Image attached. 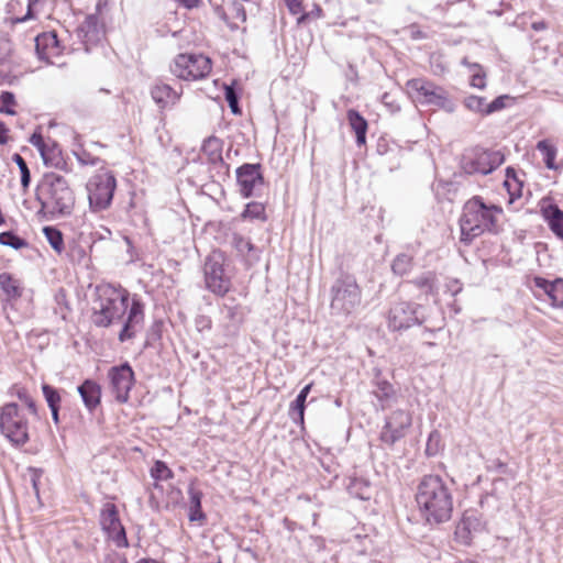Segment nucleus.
I'll list each match as a JSON object with an SVG mask.
<instances>
[{"label": "nucleus", "mask_w": 563, "mask_h": 563, "mask_svg": "<svg viewBox=\"0 0 563 563\" xmlns=\"http://www.w3.org/2000/svg\"><path fill=\"white\" fill-rule=\"evenodd\" d=\"M104 35L99 18L95 14L88 15L78 27V36L81 38L88 51L90 46L98 44Z\"/></svg>", "instance_id": "17"}, {"label": "nucleus", "mask_w": 563, "mask_h": 563, "mask_svg": "<svg viewBox=\"0 0 563 563\" xmlns=\"http://www.w3.org/2000/svg\"><path fill=\"white\" fill-rule=\"evenodd\" d=\"M236 183L239 191L244 198L256 195V191L264 185L261 164L245 163L236 168Z\"/></svg>", "instance_id": "15"}, {"label": "nucleus", "mask_w": 563, "mask_h": 563, "mask_svg": "<svg viewBox=\"0 0 563 563\" xmlns=\"http://www.w3.org/2000/svg\"><path fill=\"white\" fill-rule=\"evenodd\" d=\"M471 80L470 85L474 88L485 89L486 88V73L482 65L472 64L470 65Z\"/></svg>", "instance_id": "37"}, {"label": "nucleus", "mask_w": 563, "mask_h": 563, "mask_svg": "<svg viewBox=\"0 0 563 563\" xmlns=\"http://www.w3.org/2000/svg\"><path fill=\"white\" fill-rule=\"evenodd\" d=\"M505 161L500 151L474 148L470 156L464 158V170L467 174L488 175L498 168Z\"/></svg>", "instance_id": "13"}, {"label": "nucleus", "mask_w": 563, "mask_h": 563, "mask_svg": "<svg viewBox=\"0 0 563 563\" xmlns=\"http://www.w3.org/2000/svg\"><path fill=\"white\" fill-rule=\"evenodd\" d=\"M222 252H212L205 262V280L207 288L216 295L224 296L231 286L230 277L224 269Z\"/></svg>", "instance_id": "11"}, {"label": "nucleus", "mask_w": 563, "mask_h": 563, "mask_svg": "<svg viewBox=\"0 0 563 563\" xmlns=\"http://www.w3.org/2000/svg\"><path fill=\"white\" fill-rule=\"evenodd\" d=\"M43 233L52 249L60 254L64 251L63 233L55 227H44Z\"/></svg>", "instance_id": "33"}, {"label": "nucleus", "mask_w": 563, "mask_h": 563, "mask_svg": "<svg viewBox=\"0 0 563 563\" xmlns=\"http://www.w3.org/2000/svg\"><path fill=\"white\" fill-rule=\"evenodd\" d=\"M211 60L202 54H178L172 65L170 71L183 80H199L211 71Z\"/></svg>", "instance_id": "9"}, {"label": "nucleus", "mask_w": 563, "mask_h": 563, "mask_svg": "<svg viewBox=\"0 0 563 563\" xmlns=\"http://www.w3.org/2000/svg\"><path fill=\"white\" fill-rule=\"evenodd\" d=\"M12 161L18 165L19 169H20V173H21V185L23 188H27L30 183H31V174H30V169L27 167V164L26 162L24 161V158L15 153L13 154L12 156Z\"/></svg>", "instance_id": "42"}, {"label": "nucleus", "mask_w": 563, "mask_h": 563, "mask_svg": "<svg viewBox=\"0 0 563 563\" xmlns=\"http://www.w3.org/2000/svg\"><path fill=\"white\" fill-rule=\"evenodd\" d=\"M56 307L54 308V312L58 314L63 320H67L70 308L68 307L66 302L65 295L63 292H59L55 296Z\"/></svg>", "instance_id": "46"}, {"label": "nucleus", "mask_w": 563, "mask_h": 563, "mask_svg": "<svg viewBox=\"0 0 563 563\" xmlns=\"http://www.w3.org/2000/svg\"><path fill=\"white\" fill-rule=\"evenodd\" d=\"M427 321L423 307L413 302H395L387 313V325L391 331H405L412 325L423 324Z\"/></svg>", "instance_id": "10"}, {"label": "nucleus", "mask_w": 563, "mask_h": 563, "mask_svg": "<svg viewBox=\"0 0 563 563\" xmlns=\"http://www.w3.org/2000/svg\"><path fill=\"white\" fill-rule=\"evenodd\" d=\"M241 217L243 219H250V220H266L265 214V207L261 202L252 201L246 205L244 211L242 212Z\"/></svg>", "instance_id": "35"}, {"label": "nucleus", "mask_w": 563, "mask_h": 563, "mask_svg": "<svg viewBox=\"0 0 563 563\" xmlns=\"http://www.w3.org/2000/svg\"><path fill=\"white\" fill-rule=\"evenodd\" d=\"M35 51L40 59L49 62L59 56L62 48L55 32H45L35 37Z\"/></svg>", "instance_id": "18"}, {"label": "nucleus", "mask_w": 563, "mask_h": 563, "mask_svg": "<svg viewBox=\"0 0 563 563\" xmlns=\"http://www.w3.org/2000/svg\"><path fill=\"white\" fill-rule=\"evenodd\" d=\"M31 4H32V2L30 1L29 2L27 12H26L25 16H23L20 21H25L27 19H32L33 18L32 10H31Z\"/></svg>", "instance_id": "63"}, {"label": "nucleus", "mask_w": 563, "mask_h": 563, "mask_svg": "<svg viewBox=\"0 0 563 563\" xmlns=\"http://www.w3.org/2000/svg\"><path fill=\"white\" fill-rule=\"evenodd\" d=\"M99 521L109 540L120 549L129 548L125 529L121 523L118 507L113 503L107 501L102 505Z\"/></svg>", "instance_id": "12"}, {"label": "nucleus", "mask_w": 563, "mask_h": 563, "mask_svg": "<svg viewBox=\"0 0 563 563\" xmlns=\"http://www.w3.org/2000/svg\"><path fill=\"white\" fill-rule=\"evenodd\" d=\"M0 113H5L9 115H14L15 111L13 107L15 106V97L11 91H3L0 95Z\"/></svg>", "instance_id": "43"}, {"label": "nucleus", "mask_w": 563, "mask_h": 563, "mask_svg": "<svg viewBox=\"0 0 563 563\" xmlns=\"http://www.w3.org/2000/svg\"><path fill=\"white\" fill-rule=\"evenodd\" d=\"M32 487L36 495H38V482L43 474L41 470L30 468Z\"/></svg>", "instance_id": "54"}, {"label": "nucleus", "mask_w": 563, "mask_h": 563, "mask_svg": "<svg viewBox=\"0 0 563 563\" xmlns=\"http://www.w3.org/2000/svg\"><path fill=\"white\" fill-rule=\"evenodd\" d=\"M42 391L48 408L60 407L62 398L58 389L48 384H43Z\"/></svg>", "instance_id": "41"}, {"label": "nucleus", "mask_w": 563, "mask_h": 563, "mask_svg": "<svg viewBox=\"0 0 563 563\" xmlns=\"http://www.w3.org/2000/svg\"><path fill=\"white\" fill-rule=\"evenodd\" d=\"M534 287L541 290L556 308L563 307V279L548 280L543 277H534Z\"/></svg>", "instance_id": "19"}, {"label": "nucleus", "mask_w": 563, "mask_h": 563, "mask_svg": "<svg viewBox=\"0 0 563 563\" xmlns=\"http://www.w3.org/2000/svg\"><path fill=\"white\" fill-rule=\"evenodd\" d=\"M542 214L551 231L563 239V211L556 205H549L542 208Z\"/></svg>", "instance_id": "23"}, {"label": "nucleus", "mask_w": 563, "mask_h": 563, "mask_svg": "<svg viewBox=\"0 0 563 563\" xmlns=\"http://www.w3.org/2000/svg\"><path fill=\"white\" fill-rule=\"evenodd\" d=\"M101 563H128V560L123 554L109 550L106 552Z\"/></svg>", "instance_id": "53"}, {"label": "nucleus", "mask_w": 563, "mask_h": 563, "mask_svg": "<svg viewBox=\"0 0 563 563\" xmlns=\"http://www.w3.org/2000/svg\"><path fill=\"white\" fill-rule=\"evenodd\" d=\"M373 394L380 402L382 409L390 407L394 400L396 399L394 387L386 380L377 382L376 388L373 390Z\"/></svg>", "instance_id": "28"}, {"label": "nucleus", "mask_w": 563, "mask_h": 563, "mask_svg": "<svg viewBox=\"0 0 563 563\" xmlns=\"http://www.w3.org/2000/svg\"><path fill=\"white\" fill-rule=\"evenodd\" d=\"M221 316L225 335L235 334L243 321L241 307L239 305L224 303L221 308Z\"/></svg>", "instance_id": "21"}, {"label": "nucleus", "mask_w": 563, "mask_h": 563, "mask_svg": "<svg viewBox=\"0 0 563 563\" xmlns=\"http://www.w3.org/2000/svg\"><path fill=\"white\" fill-rule=\"evenodd\" d=\"M412 283L426 292H432L434 288L435 276L433 273L428 272L417 277Z\"/></svg>", "instance_id": "44"}, {"label": "nucleus", "mask_w": 563, "mask_h": 563, "mask_svg": "<svg viewBox=\"0 0 563 563\" xmlns=\"http://www.w3.org/2000/svg\"><path fill=\"white\" fill-rule=\"evenodd\" d=\"M289 11L294 14L301 12V2L299 0H285Z\"/></svg>", "instance_id": "55"}, {"label": "nucleus", "mask_w": 563, "mask_h": 563, "mask_svg": "<svg viewBox=\"0 0 563 563\" xmlns=\"http://www.w3.org/2000/svg\"><path fill=\"white\" fill-rule=\"evenodd\" d=\"M537 150L542 154L545 166L549 169H556V147L548 140H541L537 143Z\"/></svg>", "instance_id": "30"}, {"label": "nucleus", "mask_w": 563, "mask_h": 563, "mask_svg": "<svg viewBox=\"0 0 563 563\" xmlns=\"http://www.w3.org/2000/svg\"><path fill=\"white\" fill-rule=\"evenodd\" d=\"M195 327L200 333L210 331L212 328L211 318L205 314L197 316L195 319Z\"/></svg>", "instance_id": "51"}, {"label": "nucleus", "mask_w": 563, "mask_h": 563, "mask_svg": "<svg viewBox=\"0 0 563 563\" xmlns=\"http://www.w3.org/2000/svg\"><path fill=\"white\" fill-rule=\"evenodd\" d=\"M311 386V384L306 385L290 405L289 413L295 422L303 423L306 399L310 393Z\"/></svg>", "instance_id": "26"}, {"label": "nucleus", "mask_w": 563, "mask_h": 563, "mask_svg": "<svg viewBox=\"0 0 563 563\" xmlns=\"http://www.w3.org/2000/svg\"><path fill=\"white\" fill-rule=\"evenodd\" d=\"M233 244L238 252L241 254L250 253L254 250V245L251 243V241L242 235L235 234L233 238Z\"/></svg>", "instance_id": "47"}, {"label": "nucleus", "mask_w": 563, "mask_h": 563, "mask_svg": "<svg viewBox=\"0 0 563 563\" xmlns=\"http://www.w3.org/2000/svg\"><path fill=\"white\" fill-rule=\"evenodd\" d=\"M202 151L208 155L209 161L216 163L222 161V144L218 137L210 136L205 140L202 144Z\"/></svg>", "instance_id": "31"}, {"label": "nucleus", "mask_w": 563, "mask_h": 563, "mask_svg": "<svg viewBox=\"0 0 563 563\" xmlns=\"http://www.w3.org/2000/svg\"><path fill=\"white\" fill-rule=\"evenodd\" d=\"M503 209L496 205H486L483 198L475 196L465 202L460 218L461 242L470 244L485 232H498V217Z\"/></svg>", "instance_id": "3"}, {"label": "nucleus", "mask_w": 563, "mask_h": 563, "mask_svg": "<svg viewBox=\"0 0 563 563\" xmlns=\"http://www.w3.org/2000/svg\"><path fill=\"white\" fill-rule=\"evenodd\" d=\"M125 313H128V317L118 336L120 342L129 341L142 331L144 305L139 299L133 298L129 306L128 291L108 288L99 295L93 308L92 322L97 327L107 328L120 321Z\"/></svg>", "instance_id": "1"}, {"label": "nucleus", "mask_w": 563, "mask_h": 563, "mask_svg": "<svg viewBox=\"0 0 563 563\" xmlns=\"http://www.w3.org/2000/svg\"><path fill=\"white\" fill-rule=\"evenodd\" d=\"M75 156L81 165L96 166L100 162L99 157L92 156L89 152L85 150L75 152Z\"/></svg>", "instance_id": "50"}, {"label": "nucleus", "mask_w": 563, "mask_h": 563, "mask_svg": "<svg viewBox=\"0 0 563 563\" xmlns=\"http://www.w3.org/2000/svg\"><path fill=\"white\" fill-rule=\"evenodd\" d=\"M30 142L32 145H34L40 152H41V155H42V158L44 161V163L46 165L49 164V158H48V155L46 154L45 152V144H44V141H43V137L41 134H33L30 139Z\"/></svg>", "instance_id": "52"}, {"label": "nucleus", "mask_w": 563, "mask_h": 563, "mask_svg": "<svg viewBox=\"0 0 563 563\" xmlns=\"http://www.w3.org/2000/svg\"><path fill=\"white\" fill-rule=\"evenodd\" d=\"M453 284L455 286V289L452 290V294L456 295L457 292H460L462 290V287L459 285L457 280H454Z\"/></svg>", "instance_id": "64"}, {"label": "nucleus", "mask_w": 563, "mask_h": 563, "mask_svg": "<svg viewBox=\"0 0 563 563\" xmlns=\"http://www.w3.org/2000/svg\"><path fill=\"white\" fill-rule=\"evenodd\" d=\"M8 128L7 125L0 121V144L4 145L8 143Z\"/></svg>", "instance_id": "56"}, {"label": "nucleus", "mask_w": 563, "mask_h": 563, "mask_svg": "<svg viewBox=\"0 0 563 563\" xmlns=\"http://www.w3.org/2000/svg\"><path fill=\"white\" fill-rule=\"evenodd\" d=\"M177 1L180 2L184 7H186L188 9H192V8L198 7L200 0H177Z\"/></svg>", "instance_id": "57"}, {"label": "nucleus", "mask_w": 563, "mask_h": 563, "mask_svg": "<svg viewBox=\"0 0 563 563\" xmlns=\"http://www.w3.org/2000/svg\"><path fill=\"white\" fill-rule=\"evenodd\" d=\"M0 244L10 246L14 250H21L27 246V242L12 231L0 233Z\"/></svg>", "instance_id": "38"}, {"label": "nucleus", "mask_w": 563, "mask_h": 563, "mask_svg": "<svg viewBox=\"0 0 563 563\" xmlns=\"http://www.w3.org/2000/svg\"><path fill=\"white\" fill-rule=\"evenodd\" d=\"M531 26L534 31H543L547 29V23L543 21L533 22Z\"/></svg>", "instance_id": "60"}, {"label": "nucleus", "mask_w": 563, "mask_h": 563, "mask_svg": "<svg viewBox=\"0 0 563 563\" xmlns=\"http://www.w3.org/2000/svg\"><path fill=\"white\" fill-rule=\"evenodd\" d=\"M442 328H443V319H441L438 323H434L432 329L426 328V330H428L430 332H434V331L441 330Z\"/></svg>", "instance_id": "61"}, {"label": "nucleus", "mask_w": 563, "mask_h": 563, "mask_svg": "<svg viewBox=\"0 0 563 563\" xmlns=\"http://www.w3.org/2000/svg\"><path fill=\"white\" fill-rule=\"evenodd\" d=\"M224 97L231 109V112L233 114H240L241 109L239 106V95L233 86H225Z\"/></svg>", "instance_id": "45"}, {"label": "nucleus", "mask_w": 563, "mask_h": 563, "mask_svg": "<svg viewBox=\"0 0 563 563\" xmlns=\"http://www.w3.org/2000/svg\"><path fill=\"white\" fill-rule=\"evenodd\" d=\"M41 211L51 217L69 216L75 206V195L68 181L56 173L44 174L37 187Z\"/></svg>", "instance_id": "4"}, {"label": "nucleus", "mask_w": 563, "mask_h": 563, "mask_svg": "<svg viewBox=\"0 0 563 563\" xmlns=\"http://www.w3.org/2000/svg\"><path fill=\"white\" fill-rule=\"evenodd\" d=\"M412 266V257L407 254H399L393 262L391 269L396 275H406Z\"/></svg>", "instance_id": "39"}, {"label": "nucleus", "mask_w": 563, "mask_h": 563, "mask_svg": "<svg viewBox=\"0 0 563 563\" xmlns=\"http://www.w3.org/2000/svg\"><path fill=\"white\" fill-rule=\"evenodd\" d=\"M151 97L161 109H165L174 106L179 100L180 93L169 85L157 82L151 88Z\"/></svg>", "instance_id": "22"}, {"label": "nucleus", "mask_w": 563, "mask_h": 563, "mask_svg": "<svg viewBox=\"0 0 563 563\" xmlns=\"http://www.w3.org/2000/svg\"><path fill=\"white\" fill-rule=\"evenodd\" d=\"M14 69V63L11 57V44L3 41L0 45V78L8 80Z\"/></svg>", "instance_id": "27"}, {"label": "nucleus", "mask_w": 563, "mask_h": 563, "mask_svg": "<svg viewBox=\"0 0 563 563\" xmlns=\"http://www.w3.org/2000/svg\"><path fill=\"white\" fill-rule=\"evenodd\" d=\"M189 497V512L188 518L190 521H202L206 519V515L201 509L202 493L195 487L194 484L188 486Z\"/></svg>", "instance_id": "24"}, {"label": "nucleus", "mask_w": 563, "mask_h": 563, "mask_svg": "<svg viewBox=\"0 0 563 563\" xmlns=\"http://www.w3.org/2000/svg\"><path fill=\"white\" fill-rule=\"evenodd\" d=\"M483 528L484 525L475 511H465L462 521L456 528V534H461L463 532L471 533L472 531L476 532L481 531Z\"/></svg>", "instance_id": "29"}, {"label": "nucleus", "mask_w": 563, "mask_h": 563, "mask_svg": "<svg viewBox=\"0 0 563 563\" xmlns=\"http://www.w3.org/2000/svg\"><path fill=\"white\" fill-rule=\"evenodd\" d=\"M236 12H238V16H242V20H245L246 19V14H245V11H244V8L242 5L241 2H234L233 3Z\"/></svg>", "instance_id": "58"}, {"label": "nucleus", "mask_w": 563, "mask_h": 563, "mask_svg": "<svg viewBox=\"0 0 563 563\" xmlns=\"http://www.w3.org/2000/svg\"><path fill=\"white\" fill-rule=\"evenodd\" d=\"M440 448V434L437 431H433L430 433L427 446H426V453L429 456H433L438 453Z\"/></svg>", "instance_id": "48"}, {"label": "nucleus", "mask_w": 563, "mask_h": 563, "mask_svg": "<svg viewBox=\"0 0 563 563\" xmlns=\"http://www.w3.org/2000/svg\"><path fill=\"white\" fill-rule=\"evenodd\" d=\"M509 96L503 95L494 99L486 106V113L492 114L506 108V101L509 100Z\"/></svg>", "instance_id": "49"}, {"label": "nucleus", "mask_w": 563, "mask_h": 563, "mask_svg": "<svg viewBox=\"0 0 563 563\" xmlns=\"http://www.w3.org/2000/svg\"><path fill=\"white\" fill-rule=\"evenodd\" d=\"M108 377L111 390L118 402L124 404L129 400L130 390L134 384V372L129 363L113 366L109 369Z\"/></svg>", "instance_id": "14"}, {"label": "nucleus", "mask_w": 563, "mask_h": 563, "mask_svg": "<svg viewBox=\"0 0 563 563\" xmlns=\"http://www.w3.org/2000/svg\"><path fill=\"white\" fill-rule=\"evenodd\" d=\"M463 104L472 112L478 113L481 115H488V113L485 112L486 106L488 103L484 97L471 95L464 99Z\"/></svg>", "instance_id": "36"}, {"label": "nucleus", "mask_w": 563, "mask_h": 563, "mask_svg": "<svg viewBox=\"0 0 563 563\" xmlns=\"http://www.w3.org/2000/svg\"><path fill=\"white\" fill-rule=\"evenodd\" d=\"M216 12L222 20H227V14L221 5L216 7Z\"/></svg>", "instance_id": "62"}, {"label": "nucleus", "mask_w": 563, "mask_h": 563, "mask_svg": "<svg viewBox=\"0 0 563 563\" xmlns=\"http://www.w3.org/2000/svg\"><path fill=\"white\" fill-rule=\"evenodd\" d=\"M409 97L422 106H434L452 110L446 91L434 82L424 78H413L406 82Z\"/></svg>", "instance_id": "8"}, {"label": "nucleus", "mask_w": 563, "mask_h": 563, "mask_svg": "<svg viewBox=\"0 0 563 563\" xmlns=\"http://www.w3.org/2000/svg\"><path fill=\"white\" fill-rule=\"evenodd\" d=\"M0 431L14 445H24L29 440V420L15 402L0 408Z\"/></svg>", "instance_id": "6"}, {"label": "nucleus", "mask_w": 563, "mask_h": 563, "mask_svg": "<svg viewBox=\"0 0 563 563\" xmlns=\"http://www.w3.org/2000/svg\"><path fill=\"white\" fill-rule=\"evenodd\" d=\"M416 501L422 517L429 523L446 522L452 517V487L439 475H426L421 478Z\"/></svg>", "instance_id": "2"}, {"label": "nucleus", "mask_w": 563, "mask_h": 563, "mask_svg": "<svg viewBox=\"0 0 563 563\" xmlns=\"http://www.w3.org/2000/svg\"><path fill=\"white\" fill-rule=\"evenodd\" d=\"M412 422L411 415L405 410L394 411L385 422L380 432V440L393 445L406 435V431L410 428Z\"/></svg>", "instance_id": "16"}, {"label": "nucleus", "mask_w": 563, "mask_h": 563, "mask_svg": "<svg viewBox=\"0 0 563 563\" xmlns=\"http://www.w3.org/2000/svg\"><path fill=\"white\" fill-rule=\"evenodd\" d=\"M330 310L332 316L347 318L362 302V290L356 278L341 274L330 288Z\"/></svg>", "instance_id": "5"}, {"label": "nucleus", "mask_w": 563, "mask_h": 563, "mask_svg": "<svg viewBox=\"0 0 563 563\" xmlns=\"http://www.w3.org/2000/svg\"><path fill=\"white\" fill-rule=\"evenodd\" d=\"M11 395L16 396L19 400L29 409L30 413L34 416L37 415L36 404L26 388L14 385L11 389Z\"/></svg>", "instance_id": "34"}, {"label": "nucleus", "mask_w": 563, "mask_h": 563, "mask_svg": "<svg viewBox=\"0 0 563 563\" xmlns=\"http://www.w3.org/2000/svg\"><path fill=\"white\" fill-rule=\"evenodd\" d=\"M77 390L88 411L92 412L100 405L101 387L97 382L86 379L77 387Z\"/></svg>", "instance_id": "20"}, {"label": "nucleus", "mask_w": 563, "mask_h": 563, "mask_svg": "<svg viewBox=\"0 0 563 563\" xmlns=\"http://www.w3.org/2000/svg\"><path fill=\"white\" fill-rule=\"evenodd\" d=\"M55 424L59 422V407L49 408Z\"/></svg>", "instance_id": "59"}, {"label": "nucleus", "mask_w": 563, "mask_h": 563, "mask_svg": "<svg viewBox=\"0 0 563 563\" xmlns=\"http://www.w3.org/2000/svg\"><path fill=\"white\" fill-rule=\"evenodd\" d=\"M347 121L356 135V144L358 146L364 145L366 143L367 121L353 109L347 111Z\"/></svg>", "instance_id": "25"}, {"label": "nucleus", "mask_w": 563, "mask_h": 563, "mask_svg": "<svg viewBox=\"0 0 563 563\" xmlns=\"http://www.w3.org/2000/svg\"><path fill=\"white\" fill-rule=\"evenodd\" d=\"M151 476L155 481H168L174 477L173 471L163 461H156L151 468Z\"/></svg>", "instance_id": "40"}, {"label": "nucleus", "mask_w": 563, "mask_h": 563, "mask_svg": "<svg viewBox=\"0 0 563 563\" xmlns=\"http://www.w3.org/2000/svg\"><path fill=\"white\" fill-rule=\"evenodd\" d=\"M0 287L9 298H19L22 294L20 284L10 274H0Z\"/></svg>", "instance_id": "32"}, {"label": "nucleus", "mask_w": 563, "mask_h": 563, "mask_svg": "<svg viewBox=\"0 0 563 563\" xmlns=\"http://www.w3.org/2000/svg\"><path fill=\"white\" fill-rule=\"evenodd\" d=\"M89 207L92 211L107 210L112 202L117 179L109 170H103L91 176L86 185Z\"/></svg>", "instance_id": "7"}]
</instances>
